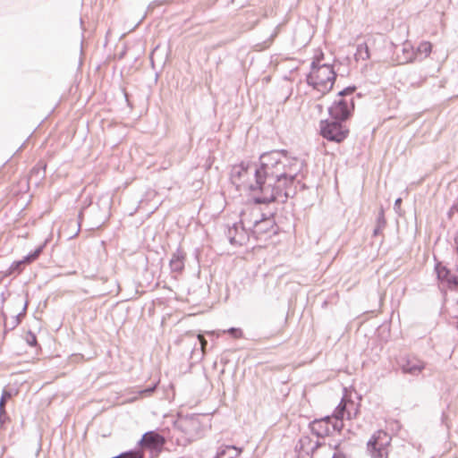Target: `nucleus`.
Segmentation results:
<instances>
[{"label":"nucleus","instance_id":"f257e3e1","mask_svg":"<svg viewBox=\"0 0 458 458\" xmlns=\"http://www.w3.org/2000/svg\"><path fill=\"white\" fill-rule=\"evenodd\" d=\"M287 153L286 149H273L259 155L255 164L254 180L248 185L254 204L267 205L276 201L284 204L296 195L294 183L303 169V162L293 173L286 172L281 157Z\"/></svg>","mask_w":458,"mask_h":458},{"label":"nucleus","instance_id":"f03ea898","mask_svg":"<svg viewBox=\"0 0 458 458\" xmlns=\"http://www.w3.org/2000/svg\"><path fill=\"white\" fill-rule=\"evenodd\" d=\"M318 64H310V72L306 75V83L324 96L333 89L337 73L333 64L324 63L319 66Z\"/></svg>","mask_w":458,"mask_h":458},{"label":"nucleus","instance_id":"7ed1b4c3","mask_svg":"<svg viewBox=\"0 0 458 458\" xmlns=\"http://www.w3.org/2000/svg\"><path fill=\"white\" fill-rule=\"evenodd\" d=\"M309 428L317 437L324 438L335 432L340 433L344 428V421L333 412L331 415L314 419L309 423Z\"/></svg>","mask_w":458,"mask_h":458},{"label":"nucleus","instance_id":"20e7f679","mask_svg":"<svg viewBox=\"0 0 458 458\" xmlns=\"http://www.w3.org/2000/svg\"><path fill=\"white\" fill-rule=\"evenodd\" d=\"M346 122L337 119H324L319 122V133L328 141L341 143L350 133Z\"/></svg>","mask_w":458,"mask_h":458},{"label":"nucleus","instance_id":"39448f33","mask_svg":"<svg viewBox=\"0 0 458 458\" xmlns=\"http://www.w3.org/2000/svg\"><path fill=\"white\" fill-rule=\"evenodd\" d=\"M392 437L385 430L376 431L367 443V450L372 458H387V447L390 445Z\"/></svg>","mask_w":458,"mask_h":458},{"label":"nucleus","instance_id":"423d86ee","mask_svg":"<svg viewBox=\"0 0 458 458\" xmlns=\"http://www.w3.org/2000/svg\"><path fill=\"white\" fill-rule=\"evenodd\" d=\"M201 414H188L180 418L174 424V427L182 431L189 440H193L200 437L203 430Z\"/></svg>","mask_w":458,"mask_h":458},{"label":"nucleus","instance_id":"0eeeda50","mask_svg":"<svg viewBox=\"0 0 458 458\" xmlns=\"http://www.w3.org/2000/svg\"><path fill=\"white\" fill-rule=\"evenodd\" d=\"M438 283L451 292L458 293V266L448 267L441 261L434 267Z\"/></svg>","mask_w":458,"mask_h":458},{"label":"nucleus","instance_id":"6e6552de","mask_svg":"<svg viewBox=\"0 0 458 458\" xmlns=\"http://www.w3.org/2000/svg\"><path fill=\"white\" fill-rule=\"evenodd\" d=\"M166 443L165 437L157 430L145 432L138 441L137 445L141 450L148 451L151 457L157 456L164 449Z\"/></svg>","mask_w":458,"mask_h":458},{"label":"nucleus","instance_id":"1a4fd4ad","mask_svg":"<svg viewBox=\"0 0 458 458\" xmlns=\"http://www.w3.org/2000/svg\"><path fill=\"white\" fill-rule=\"evenodd\" d=\"M355 109V100L344 98L335 99L327 108L328 115L332 119L347 122L350 120Z\"/></svg>","mask_w":458,"mask_h":458},{"label":"nucleus","instance_id":"9d476101","mask_svg":"<svg viewBox=\"0 0 458 458\" xmlns=\"http://www.w3.org/2000/svg\"><path fill=\"white\" fill-rule=\"evenodd\" d=\"M397 365L403 374L419 376L425 369V362L415 356L403 355L397 359Z\"/></svg>","mask_w":458,"mask_h":458},{"label":"nucleus","instance_id":"9b49d317","mask_svg":"<svg viewBox=\"0 0 458 458\" xmlns=\"http://www.w3.org/2000/svg\"><path fill=\"white\" fill-rule=\"evenodd\" d=\"M334 412L343 421L344 417L347 420H352L359 412V405L352 401H344L343 399L335 409Z\"/></svg>","mask_w":458,"mask_h":458},{"label":"nucleus","instance_id":"f8f14e48","mask_svg":"<svg viewBox=\"0 0 458 458\" xmlns=\"http://www.w3.org/2000/svg\"><path fill=\"white\" fill-rule=\"evenodd\" d=\"M17 394L18 390L13 388L4 387L2 390V394L0 396V429H3L4 424L10 421V416L8 415L6 409L4 408V403H6V402L9 399L16 395Z\"/></svg>","mask_w":458,"mask_h":458},{"label":"nucleus","instance_id":"ddd939ff","mask_svg":"<svg viewBox=\"0 0 458 458\" xmlns=\"http://www.w3.org/2000/svg\"><path fill=\"white\" fill-rule=\"evenodd\" d=\"M258 161L253 163L249 161H242L241 163L233 165L231 170V180L233 183L236 182H241L248 174V171L253 168V172L255 171V164Z\"/></svg>","mask_w":458,"mask_h":458},{"label":"nucleus","instance_id":"4468645a","mask_svg":"<svg viewBox=\"0 0 458 458\" xmlns=\"http://www.w3.org/2000/svg\"><path fill=\"white\" fill-rule=\"evenodd\" d=\"M238 234V223H234L232 226H229L225 231V235L228 238L230 244L233 246H242L245 241V228L241 227V237H237Z\"/></svg>","mask_w":458,"mask_h":458},{"label":"nucleus","instance_id":"2eb2a0df","mask_svg":"<svg viewBox=\"0 0 458 458\" xmlns=\"http://www.w3.org/2000/svg\"><path fill=\"white\" fill-rule=\"evenodd\" d=\"M186 254L183 250L179 246L173 253L169 261V267L172 272L181 273L184 269V262Z\"/></svg>","mask_w":458,"mask_h":458},{"label":"nucleus","instance_id":"dca6fc26","mask_svg":"<svg viewBox=\"0 0 458 458\" xmlns=\"http://www.w3.org/2000/svg\"><path fill=\"white\" fill-rule=\"evenodd\" d=\"M28 305H29V301H28V300H26L24 301L22 310L21 312H19L18 314H16L15 316H13L9 322L7 321L6 314L4 312H2V317L4 321V333H6L7 331L13 330L16 327H18L20 325L22 318L25 317V315H26Z\"/></svg>","mask_w":458,"mask_h":458},{"label":"nucleus","instance_id":"f3484780","mask_svg":"<svg viewBox=\"0 0 458 458\" xmlns=\"http://www.w3.org/2000/svg\"><path fill=\"white\" fill-rule=\"evenodd\" d=\"M242 453V447L234 445H221L214 458H236Z\"/></svg>","mask_w":458,"mask_h":458},{"label":"nucleus","instance_id":"a211bd4d","mask_svg":"<svg viewBox=\"0 0 458 458\" xmlns=\"http://www.w3.org/2000/svg\"><path fill=\"white\" fill-rule=\"evenodd\" d=\"M261 222L262 221H254L253 222L252 234L256 235L257 238L259 237V235H261V234H266V233L276 234V229H277L276 225H274L273 227H270V226H267V224L261 223Z\"/></svg>","mask_w":458,"mask_h":458},{"label":"nucleus","instance_id":"6ab92c4d","mask_svg":"<svg viewBox=\"0 0 458 458\" xmlns=\"http://www.w3.org/2000/svg\"><path fill=\"white\" fill-rule=\"evenodd\" d=\"M96 205L98 209L99 208L103 209V216H102L101 221H99V217H98L97 221L95 222V225L99 226L109 217L111 200L108 199L107 198H101V199H98Z\"/></svg>","mask_w":458,"mask_h":458},{"label":"nucleus","instance_id":"aec40b11","mask_svg":"<svg viewBox=\"0 0 458 458\" xmlns=\"http://www.w3.org/2000/svg\"><path fill=\"white\" fill-rule=\"evenodd\" d=\"M310 446H312V439L309 436H302L296 446V451L302 453L310 457L313 455V451H310Z\"/></svg>","mask_w":458,"mask_h":458},{"label":"nucleus","instance_id":"412c9836","mask_svg":"<svg viewBox=\"0 0 458 458\" xmlns=\"http://www.w3.org/2000/svg\"><path fill=\"white\" fill-rule=\"evenodd\" d=\"M286 155H288V153ZM301 162H303V165H305L304 160H300L297 157L288 158L287 156L281 157V164L288 173H293L296 167L300 165Z\"/></svg>","mask_w":458,"mask_h":458},{"label":"nucleus","instance_id":"4be33fe9","mask_svg":"<svg viewBox=\"0 0 458 458\" xmlns=\"http://www.w3.org/2000/svg\"><path fill=\"white\" fill-rule=\"evenodd\" d=\"M386 225V219L385 217V210L383 207L380 208L377 219H376V226L373 230V236H378L383 233V230Z\"/></svg>","mask_w":458,"mask_h":458},{"label":"nucleus","instance_id":"5701e85b","mask_svg":"<svg viewBox=\"0 0 458 458\" xmlns=\"http://www.w3.org/2000/svg\"><path fill=\"white\" fill-rule=\"evenodd\" d=\"M26 263L23 261V259L19 260H14L9 267V268L4 272L5 276H10L13 275H19L21 274L24 267Z\"/></svg>","mask_w":458,"mask_h":458},{"label":"nucleus","instance_id":"b1692460","mask_svg":"<svg viewBox=\"0 0 458 458\" xmlns=\"http://www.w3.org/2000/svg\"><path fill=\"white\" fill-rule=\"evenodd\" d=\"M47 240H46L42 244H40L38 248H36L33 251L29 252L26 256H24L23 261L27 264H30L36 260L39 255L44 250L46 245H47Z\"/></svg>","mask_w":458,"mask_h":458},{"label":"nucleus","instance_id":"393cba45","mask_svg":"<svg viewBox=\"0 0 458 458\" xmlns=\"http://www.w3.org/2000/svg\"><path fill=\"white\" fill-rule=\"evenodd\" d=\"M432 51V44L428 41H422L419 44L416 49V56L420 59L426 58Z\"/></svg>","mask_w":458,"mask_h":458},{"label":"nucleus","instance_id":"a878e982","mask_svg":"<svg viewBox=\"0 0 458 458\" xmlns=\"http://www.w3.org/2000/svg\"><path fill=\"white\" fill-rule=\"evenodd\" d=\"M354 57L357 61L368 60L370 57L369 48L366 43L359 44L354 54Z\"/></svg>","mask_w":458,"mask_h":458},{"label":"nucleus","instance_id":"bb28decb","mask_svg":"<svg viewBox=\"0 0 458 458\" xmlns=\"http://www.w3.org/2000/svg\"><path fill=\"white\" fill-rule=\"evenodd\" d=\"M92 205V199L89 198V197H87L84 200H83V203H82V206L79 211V214H78V224H79V226L81 225L83 218H84V216H85V212L87 211V209Z\"/></svg>","mask_w":458,"mask_h":458},{"label":"nucleus","instance_id":"cd10ccee","mask_svg":"<svg viewBox=\"0 0 458 458\" xmlns=\"http://www.w3.org/2000/svg\"><path fill=\"white\" fill-rule=\"evenodd\" d=\"M274 216H275L274 212L261 213L260 218L256 219L255 221H262L261 223H266V224H267V226L273 227L274 225H276V221H275Z\"/></svg>","mask_w":458,"mask_h":458},{"label":"nucleus","instance_id":"c85d7f7f","mask_svg":"<svg viewBox=\"0 0 458 458\" xmlns=\"http://www.w3.org/2000/svg\"><path fill=\"white\" fill-rule=\"evenodd\" d=\"M46 168H47V164L38 163L37 165H35L31 169L30 174H31V176L35 174L40 178H44L45 173H46Z\"/></svg>","mask_w":458,"mask_h":458},{"label":"nucleus","instance_id":"c756f323","mask_svg":"<svg viewBox=\"0 0 458 458\" xmlns=\"http://www.w3.org/2000/svg\"><path fill=\"white\" fill-rule=\"evenodd\" d=\"M157 384L158 383H153L151 384L150 386L141 389L139 393L141 395H144V396H149L151 395L155 390L157 389Z\"/></svg>","mask_w":458,"mask_h":458},{"label":"nucleus","instance_id":"7c9ffc66","mask_svg":"<svg viewBox=\"0 0 458 458\" xmlns=\"http://www.w3.org/2000/svg\"><path fill=\"white\" fill-rule=\"evenodd\" d=\"M26 342L30 346H36L38 344L37 342V336L34 333H32L30 330L27 333L26 335Z\"/></svg>","mask_w":458,"mask_h":458},{"label":"nucleus","instance_id":"2f4dec72","mask_svg":"<svg viewBox=\"0 0 458 458\" xmlns=\"http://www.w3.org/2000/svg\"><path fill=\"white\" fill-rule=\"evenodd\" d=\"M228 333L233 337V338H240L242 336V331L239 327H230L228 329Z\"/></svg>","mask_w":458,"mask_h":458},{"label":"nucleus","instance_id":"473e14b6","mask_svg":"<svg viewBox=\"0 0 458 458\" xmlns=\"http://www.w3.org/2000/svg\"><path fill=\"white\" fill-rule=\"evenodd\" d=\"M324 58H325V55H324V53H323L321 50H319V51H318V52L314 55L313 60H312V62H311V63H318V64L319 66H322V65H323L322 61L324 60Z\"/></svg>","mask_w":458,"mask_h":458},{"label":"nucleus","instance_id":"72a5a7b5","mask_svg":"<svg viewBox=\"0 0 458 458\" xmlns=\"http://www.w3.org/2000/svg\"><path fill=\"white\" fill-rule=\"evenodd\" d=\"M341 443H342V440H334L333 439L328 443V446H329V448L334 449L336 452L338 450H342Z\"/></svg>","mask_w":458,"mask_h":458},{"label":"nucleus","instance_id":"f704fd0d","mask_svg":"<svg viewBox=\"0 0 458 458\" xmlns=\"http://www.w3.org/2000/svg\"><path fill=\"white\" fill-rule=\"evenodd\" d=\"M344 89L347 98H354L353 93L357 89V87L355 85H350L348 87H345Z\"/></svg>","mask_w":458,"mask_h":458},{"label":"nucleus","instance_id":"c9c22d12","mask_svg":"<svg viewBox=\"0 0 458 458\" xmlns=\"http://www.w3.org/2000/svg\"><path fill=\"white\" fill-rule=\"evenodd\" d=\"M196 336H197V339H198V341H199V343L200 344V349L203 352V350L208 345V341L205 339L204 335H201V334H198Z\"/></svg>","mask_w":458,"mask_h":458},{"label":"nucleus","instance_id":"e433bc0d","mask_svg":"<svg viewBox=\"0 0 458 458\" xmlns=\"http://www.w3.org/2000/svg\"><path fill=\"white\" fill-rule=\"evenodd\" d=\"M454 213H458V199L455 200V202L452 205L448 211V216H451Z\"/></svg>","mask_w":458,"mask_h":458},{"label":"nucleus","instance_id":"4c0bfd02","mask_svg":"<svg viewBox=\"0 0 458 458\" xmlns=\"http://www.w3.org/2000/svg\"><path fill=\"white\" fill-rule=\"evenodd\" d=\"M325 445V442H320L319 440H317L314 444H312V446H310V451H313V454L322 445Z\"/></svg>","mask_w":458,"mask_h":458},{"label":"nucleus","instance_id":"58836bf2","mask_svg":"<svg viewBox=\"0 0 458 458\" xmlns=\"http://www.w3.org/2000/svg\"><path fill=\"white\" fill-rule=\"evenodd\" d=\"M341 98H344L345 100L354 99V98H347L344 89L336 94L335 99H341Z\"/></svg>","mask_w":458,"mask_h":458},{"label":"nucleus","instance_id":"ea45409f","mask_svg":"<svg viewBox=\"0 0 458 458\" xmlns=\"http://www.w3.org/2000/svg\"><path fill=\"white\" fill-rule=\"evenodd\" d=\"M172 1L173 0H155L154 2H152L150 6H152V5L168 4L172 3Z\"/></svg>","mask_w":458,"mask_h":458},{"label":"nucleus","instance_id":"a19ab883","mask_svg":"<svg viewBox=\"0 0 458 458\" xmlns=\"http://www.w3.org/2000/svg\"><path fill=\"white\" fill-rule=\"evenodd\" d=\"M332 458H346V455L343 450H338L334 453Z\"/></svg>","mask_w":458,"mask_h":458},{"label":"nucleus","instance_id":"79ce46f5","mask_svg":"<svg viewBox=\"0 0 458 458\" xmlns=\"http://www.w3.org/2000/svg\"><path fill=\"white\" fill-rule=\"evenodd\" d=\"M401 204H402V199L401 198H397L394 201V208L396 212H398V210L400 209L401 208Z\"/></svg>","mask_w":458,"mask_h":458},{"label":"nucleus","instance_id":"37998d69","mask_svg":"<svg viewBox=\"0 0 458 458\" xmlns=\"http://www.w3.org/2000/svg\"><path fill=\"white\" fill-rule=\"evenodd\" d=\"M123 95H124L125 101L127 102V105L131 106V103L129 101V95L124 89H123Z\"/></svg>","mask_w":458,"mask_h":458},{"label":"nucleus","instance_id":"c03bdc74","mask_svg":"<svg viewBox=\"0 0 458 458\" xmlns=\"http://www.w3.org/2000/svg\"><path fill=\"white\" fill-rule=\"evenodd\" d=\"M243 226L242 221L238 223V234L237 237H241V227Z\"/></svg>","mask_w":458,"mask_h":458},{"label":"nucleus","instance_id":"a18cd8bd","mask_svg":"<svg viewBox=\"0 0 458 458\" xmlns=\"http://www.w3.org/2000/svg\"><path fill=\"white\" fill-rule=\"evenodd\" d=\"M454 244H455V249H456V251L458 254V232L456 233L455 237H454Z\"/></svg>","mask_w":458,"mask_h":458},{"label":"nucleus","instance_id":"49530a36","mask_svg":"<svg viewBox=\"0 0 458 458\" xmlns=\"http://www.w3.org/2000/svg\"><path fill=\"white\" fill-rule=\"evenodd\" d=\"M408 47H410V45H404L402 48V51L403 53H409V49H408Z\"/></svg>","mask_w":458,"mask_h":458},{"label":"nucleus","instance_id":"de8ad7c7","mask_svg":"<svg viewBox=\"0 0 458 458\" xmlns=\"http://www.w3.org/2000/svg\"><path fill=\"white\" fill-rule=\"evenodd\" d=\"M445 414L443 412V413H442V422H443V423H445Z\"/></svg>","mask_w":458,"mask_h":458},{"label":"nucleus","instance_id":"09e8293b","mask_svg":"<svg viewBox=\"0 0 458 458\" xmlns=\"http://www.w3.org/2000/svg\"><path fill=\"white\" fill-rule=\"evenodd\" d=\"M317 108H318V110H322V109H323V106H322V105H320V104H318V105H317Z\"/></svg>","mask_w":458,"mask_h":458},{"label":"nucleus","instance_id":"8fccbe9b","mask_svg":"<svg viewBox=\"0 0 458 458\" xmlns=\"http://www.w3.org/2000/svg\"><path fill=\"white\" fill-rule=\"evenodd\" d=\"M24 144H25V142H24V143H22V144L20 146V148H19V149H18V150L21 149V148H22V147L24 146Z\"/></svg>","mask_w":458,"mask_h":458},{"label":"nucleus","instance_id":"3c124183","mask_svg":"<svg viewBox=\"0 0 458 458\" xmlns=\"http://www.w3.org/2000/svg\"><path fill=\"white\" fill-rule=\"evenodd\" d=\"M406 59L411 61V55L407 57Z\"/></svg>","mask_w":458,"mask_h":458},{"label":"nucleus","instance_id":"603ef678","mask_svg":"<svg viewBox=\"0 0 458 458\" xmlns=\"http://www.w3.org/2000/svg\"><path fill=\"white\" fill-rule=\"evenodd\" d=\"M157 78H158V74H157V73H156L155 80L157 81Z\"/></svg>","mask_w":458,"mask_h":458},{"label":"nucleus","instance_id":"864d4df0","mask_svg":"<svg viewBox=\"0 0 458 458\" xmlns=\"http://www.w3.org/2000/svg\"><path fill=\"white\" fill-rule=\"evenodd\" d=\"M169 387H170L171 389H173V387H174V386H173V385H172V384H170V385H169Z\"/></svg>","mask_w":458,"mask_h":458}]
</instances>
